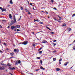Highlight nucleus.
I'll return each mask as SVG.
<instances>
[{
	"label": "nucleus",
	"instance_id": "38",
	"mask_svg": "<svg viewBox=\"0 0 75 75\" xmlns=\"http://www.w3.org/2000/svg\"><path fill=\"white\" fill-rule=\"evenodd\" d=\"M39 70H40V69H36V70H35V71H39Z\"/></svg>",
	"mask_w": 75,
	"mask_h": 75
},
{
	"label": "nucleus",
	"instance_id": "16",
	"mask_svg": "<svg viewBox=\"0 0 75 75\" xmlns=\"http://www.w3.org/2000/svg\"><path fill=\"white\" fill-rule=\"evenodd\" d=\"M18 64H21V61L20 60H18Z\"/></svg>",
	"mask_w": 75,
	"mask_h": 75
},
{
	"label": "nucleus",
	"instance_id": "47",
	"mask_svg": "<svg viewBox=\"0 0 75 75\" xmlns=\"http://www.w3.org/2000/svg\"><path fill=\"white\" fill-rule=\"evenodd\" d=\"M27 1L28 3V4H29V1Z\"/></svg>",
	"mask_w": 75,
	"mask_h": 75
},
{
	"label": "nucleus",
	"instance_id": "33",
	"mask_svg": "<svg viewBox=\"0 0 75 75\" xmlns=\"http://www.w3.org/2000/svg\"><path fill=\"white\" fill-rule=\"evenodd\" d=\"M51 1L52 3H53L54 2V0H51Z\"/></svg>",
	"mask_w": 75,
	"mask_h": 75
},
{
	"label": "nucleus",
	"instance_id": "29",
	"mask_svg": "<svg viewBox=\"0 0 75 75\" xmlns=\"http://www.w3.org/2000/svg\"><path fill=\"white\" fill-rule=\"evenodd\" d=\"M32 4H32V3H30V6H32V5H33Z\"/></svg>",
	"mask_w": 75,
	"mask_h": 75
},
{
	"label": "nucleus",
	"instance_id": "32",
	"mask_svg": "<svg viewBox=\"0 0 75 75\" xmlns=\"http://www.w3.org/2000/svg\"><path fill=\"white\" fill-rule=\"evenodd\" d=\"M66 25V24H64V25H63V27H64V26H65Z\"/></svg>",
	"mask_w": 75,
	"mask_h": 75
},
{
	"label": "nucleus",
	"instance_id": "61",
	"mask_svg": "<svg viewBox=\"0 0 75 75\" xmlns=\"http://www.w3.org/2000/svg\"><path fill=\"white\" fill-rule=\"evenodd\" d=\"M33 10H34V8L33 7Z\"/></svg>",
	"mask_w": 75,
	"mask_h": 75
},
{
	"label": "nucleus",
	"instance_id": "3",
	"mask_svg": "<svg viewBox=\"0 0 75 75\" xmlns=\"http://www.w3.org/2000/svg\"><path fill=\"white\" fill-rule=\"evenodd\" d=\"M13 21L14 23H16V17H15V16H13Z\"/></svg>",
	"mask_w": 75,
	"mask_h": 75
},
{
	"label": "nucleus",
	"instance_id": "43",
	"mask_svg": "<svg viewBox=\"0 0 75 75\" xmlns=\"http://www.w3.org/2000/svg\"><path fill=\"white\" fill-rule=\"evenodd\" d=\"M53 52L54 53H55V52H56V51H53Z\"/></svg>",
	"mask_w": 75,
	"mask_h": 75
},
{
	"label": "nucleus",
	"instance_id": "23",
	"mask_svg": "<svg viewBox=\"0 0 75 75\" xmlns=\"http://www.w3.org/2000/svg\"><path fill=\"white\" fill-rule=\"evenodd\" d=\"M18 64V62H17V61H16V63L15 64V65H17V64Z\"/></svg>",
	"mask_w": 75,
	"mask_h": 75
},
{
	"label": "nucleus",
	"instance_id": "48",
	"mask_svg": "<svg viewBox=\"0 0 75 75\" xmlns=\"http://www.w3.org/2000/svg\"><path fill=\"white\" fill-rule=\"evenodd\" d=\"M0 9L1 10H2V8L1 7H0Z\"/></svg>",
	"mask_w": 75,
	"mask_h": 75
},
{
	"label": "nucleus",
	"instance_id": "13",
	"mask_svg": "<svg viewBox=\"0 0 75 75\" xmlns=\"http://www.w3.org/2000/svg\"><path fill=\"white\" fill-rule=\"evenodd\" d=\"M71 28H68V31L69 32V31H71Z\"/></svg>",
	"mask_w": 75,
	"mask_h": 75
},
{
	"label": "nucleus",
	"instance_id": "30",
	"mask_svg": "<svg viewBox=\"0 0 75 75\" xmlns=\"http://www.w3.org/2000/svg\"><path fill=\"white\" fill-rule=\"evenodd\" d=\"M37 59H40V57H37Z\"/></svg>",
	"mask_w": 75,
	"mask_h": 75
},
{
	"label": "nucleus",
	"instance_id": "34",
	"mask_svg": "<svg viewBox=\"0 0 75 75\" xmlns=\"http://www.w3.org/2000/svg\"><path fill=\"white\" fill-rule=\"evenodd\" d=\"M53 9H54V10H57V8H53Z\"/></svg>",
	"mask_w": 75,
	"mask_h": 75
},
{
	"label": "nucleus",
	"instance_id": "64",
	"mask_svg": "<svg viewBox=\"0 0 75 75\" xmlns=\"http://www.w3.org/2000/svg\"><path fill=\"white\" fill-rule=\"evenodd\" d=\"M74 50H75V48H73Z\"/></svg>",
	"mask_w": 75,
	"mask_h": 75
},
{
	"label": "nucleus",
	"instance_id": "35",
	"mask_svg": "<svg viewBox=\"0 0 75 75\" xmlns=\"http://www.w3.org/2000/svg\"><path fill=\"white\" fill-rule=\"evenodd\" d=\"M58 17H59V18L60 19H62V18H61L60 17H59V16H58Z\"/></svg>",
	"mask_w": 75,
	"mask_h": 75
},
{
	"label": "nucleus",
	"instance_id": "50",
	"mask_svg": "<svg viewBox=\"0 0 75 75\" xmlns=\"http://www.w3.org/2000/svg\"><path fill=\"white\" fill-rule=\"evenodd\" d=\"M54 20H55V21H57V19H56V18H54Z\"/></svg>",
	"mask_w": 75,
	"mask_h": 75
},
{
	"label": "nucleus",
	"instance_id": "55",
	"mask_svg": "<svg viewBox=\"0 0 75 75\" xmlns=\"http://www.w3.org/2000/svg\"><path fill=\"white\" fill-rule=\"evenodd\" d=\"M13 25V24L12 23H11L10 25Z\"/></svg>",
	"mask_w": 75,
	"mask_h": 75
},
{
	"label": "nucleus",
	"instance_id": "2",
	"mask_svg": "<svg viewBox=\"0 0 75 75\" xmlns=\"http://www.w3.org/2000/svg\"><path fill=\"white\" fill-rule=\"evenodd\" d=\"M5 69V68H4V67H0V70H1L2 71H3V70H4Z\"/></svg>",
	"mask_w": 75,
	"mask_h": 75
},
{
	"label": "nucleus",
	"instance_id": "11",
	"mask_svg": "<svg viewBox=\"0 0 75 75\" xmlns=\"http://www.w3.org/2000/svg\"><path fill=\"white\" fill-rule=\"evenodd\" d=\"M9 17L10 18H12V16H11V14H10L9 15Z\"/></svg>",
	"mask_w": 75,
	"mask_h": 75
},
{
	"label": "nucleus",
	"instance_id": "15",
	"mask_svg": "<svg viewBox=\"0 0 75 75\" xmlns=\"http://www.w3.org/2000/svg\"><path fill=\"white\" fill-rule=\"evenodd\" d=\"M10 54H11V56H13V55H14V53L12 52V53H11Z\"/></svg>",
	"mask_w": 75,
	"mask_h": 75
},
{
	"label": "nucleus",
	"instance_id": "59",
	"mask_svg": "<svg viewBox=\"0 0 75 75\" xmlns=\"http://www.w3.org/2000/svg\"><path fill=\"white\" fill-rule=\"evenodd\" d=\"M71 67L70 68V69H71L72 68V67Z\"/></svg>",
	"mask_w": 75,
	"mask_h": 75
},
{
	"label": "nucleus",
	"instance_id": "22",
	"mask_svg": "<svg viewBox=\"0 0 75 75\" xmlns=\"http://www.w3.org/2000/svg\"><path fill=\"white\" fill-rule=\"evenodd\" d=\"M21 9L22 10H23V9H24L22 7H21Z\"/></svg>",
	"mask_w": 75,
	"mask_h": 75
},
{
	"label": "nucleus",
	"instance_id": "49",
	"mask_svg": "<svg viewBox=\"0 0 75 75\" xmlns=\"http://www.w3.org/2000/svg\"><path fill=\"white\" fill-rule=\"evenodd\" d=\"M21 18V16H20V19H19L20 20V18Z\"/></svg>",
	"mask_w": 75,
	"mask_h": 75
},
{
	"label": "nucleus",
	"instance_id": "52",
	"mask_svg": "<svg viewBox=\"0 0 75 75\" xmlns=\"http://www.w3.org/2000/svg\"><path fill=\"white\" fill-rule=\"evenodd\" d=\"M48 30H50V31H51V30L50 29V28H49Z\"/></svg>",
	"mask_w": 75,
	"mask_h": 75
},
{
	"label": "nucleus",
	"instance_id": "41",
	"mask_svg": "<svg viewBox=\"0 0 75 75\" xmlns=\"http://www.w3.org/2000/svg\"><path fill=\"white\" fill-rule=\"evenodd\" d=\"M0 28H3V27H2V26H1L0 25Z\"/></svg>",
	"mask_w": 75,
	"mask_h": 75
},
{
	"label": "nucleus",
	"instance_id": "62",
	"mask_svg": "<svg viewBox=\"0 0 75 75\" xmlns=\"http://www.w3.org/2000/svg\"><path fill=\"white\" fill-rule=\"evenodd\" d=\"M41 11L42 12H44V11Z\"/></svg>",
	"mask_w": 75,
	"mask_h": 75
},
{
	"label": "nucleus",
	"instance_id": "9",
	"mask_svg": "<svg viewBox=\"0 0 75 75\" xmlns=\"http://www.w3.org/2000/svg\"><path fill=\"white\" fill-rule=\"evenodd\" d=\"M16 27L17 28H20V25H16Z\"/></svg>",
	"mask_w": 75,
	"mask_h": 75
},
{
	"label": "nucleus",
	"instance_id": "10",
	"mask_svg": "<svg viewBox=\"0 0 75 75\" xmlns=\"http://www.w3.org/2000/svg\"><path fill=\"white\" fill-rule=\"evenodd\" d=\"M25 10L26 11V12H29V11H30V10H29V9H25Z\"/></svg>",
	"mask_w": 75,
	"mask_h": 75
},
{
	"label": "nucleus",
	"instance_id": "5",
	"mask_svg": "<svg viewBox=\"0 0 75 75\" xmlns=\"http://www.w3.org/2000/svg\"><path fill=\"white\" fill-rule=\"evenodd\" d=\"M14 52H18L19 51V50H18V49H14Z\"/></svg>",
	"mask_w": 75,
	"mask_h": 75
},
{
	"label": "nucleus",
	"instance_id": "8",
	"mask_svg": "<svg viewBox=\"0 0 75 75\" xmlns=\"http://www.w3.org/2000/svg\"><path fill=\"white\" fill-rule=\"evenodd\" d=\"M56 70L57 71H60V70H61V69H60L57 68L56 69Z\"/></svg>",
	"mask_w": 75,
	"mask_h": 75
},
{
	"label": "nucleus",
	"instance_id": "4",
	"mask_svg": "<svg viewBox=\"0 0 75 75\" xmlns=\"http://www.w3.org/2000/svg\"><path fill=\"white\" fill-rule=\"evenodd\" d=\"M15 28H16V27L14 26V25L11 26V30H13Z\"/></svg>",
	"mask_w": 75,
	"mask_h": 75
},
{
	"label": "nucleus",
	"instance_id": "6",
	"mask_svg": "<svg viewBox=\"0 0 75 75\" xmlns=\"http://www.w3.org/2000/svg\"><path fill=\"white\" fill-rule=\"evenodd\" d=\"M68 63H69V62H67L66 63H65L64 64V65L65 66H66V65H67V64H68Z\"/></svg>",
	"mask_w": 75,
	"mask_h": 75
},
{
	"label": "nucleus",
	"instance_id": "26",
	"mask_svg": "<svg viewBox=\"0 0 75 75\" xmlns=\"http://www.w3.org/2000/svg\"><path fill=\"white\" fill-rule=\"evenodd\" d=\"M39 54H41L42 53V51H40L39 52Z\"/></svg>",
	"mask_w": 75,
	"mask_h": 75
},
{
	"label": "nucleus",
	"instance_id": "18",
	"mask_svg": "<svg viewBox=\"0 0 75 75\" xmlns=\"http://www.w3.org/2000/svg\"><path fill=\"white\" fill-rule=\"evenodd\" d=\"M10 3L11 4H13V1H12V0H10Z\"/></svg>",
	"mask_w": 75,
	"mask_h": 75
},
{
	"label": "nucleus",
	"instance_id": "7",
	"mask_svg": "<svg viewBox=\"0 0 75 75\" xmlns=\"http://www.w3.org/2000/svg\"><path fill=\"white\" fill-rule=\"evenodd\" d=\"M9 69L10 70V69H11L12 70H13V69H15V68L14 67H13L12 68L11 67H10Z\"/></svg>",
	"mask_w": 75,
	"mask_h": 75
},
{
	"label": "nucleus",
	"instance_id": "56",
	"mask_svg": "<svg viewBox=\"0 0 75 75\" xmlns=\"http://www.w3.org/2000/svg\"><path fill=\"white\" fill-rule=\"evenodd\" d=\"M46 14H48V12L46 11Z\"/></svg>",
	"mask_w": 75,
	"mask_h": 75
},
{
	"label": "nucleus",
	"instance_id": "39",
	"mask_svg": "<svg viewBox=\"0 0 75 75\" xmlns=\"http://www.w3.org/2000/svg\"><path fill=\"white\" fill-rule=\"evenodd\" d=\"M57 21L58 22H59V23H60V22H61V21H59V20H58Z\"/></svg>",
	"mask_w": 75,
	"mask_h": 75
},
{
	"label": "nucleus",
	"instance_id": "28",
	"mask_svg": "<svg viewBox=\"0 0 75 75\" xmlns=\"http://www.w3.org/2000/svg\"><path fill=\"white\" fill-rule=\"evenodd\" d=\"M8 66H9V67H11V65L8 63Z\"/></svg>",
	"mask_w": 75,
	"mask_h": 75
},
{
	"label": "nucleus",
	"instance_id": "20",
	"mask_svg": "<svg viewBox=\"0 0 75 75\" xmlns=\"http://www.w3.org/2000/svg\"><path fill=\"white\" fill-rule=\"evenodd\" d=\"M62 58L60 59H59V62H61V61H62Z\"/></svg>",
	"mask_w": 75,
	"mask_h": 75
},
{
	"label": "nucleus",
	"instance_id": "21",
	"mask_svg": "<svg viewBox=\"0 0 75 75\" xmlns=\"http://www.w3.org/2000/svg\"><path fill=\"white\" fill-rule=\"evenodd\" d=\"M53 61H55L56 60V59L55 58H53Z\"/></svg>",
	"mask_w": 75,
	"mask_h": 75
},
{
	"label": "nucleus",
	"instance_id": "60",
	"mask_svg": "<svg viewBox=\"0 0 75 75\" xmlns=\"http://www.w3.org/2000/svg\"><path fill=\"white\" fill-rule=\"evenodd\" d=\"M61 19H59V20H61Z\"/></svg>",
	"mask_w": 75,
	"mask_h": 75
},
{
	"label": "nucleus",
	"instance_id": "36",
	"mask_svg": "<svg viewBox=\"0 0 75 75\" xmlns=\"http://www.w3.org/2000/svg\"><path fill=\"white\" fill-rule=\"evenodd\" d=\"M8 74H11V75H13V74H11V73L10 72L8 73Z\"/></svg>",
	"mask_w": 75,
	"mask_h": 75
},
{
	"label": "nucleus",
	"instance_id": "53",
	"mask_svg": "<svg viewBox=\"0 0 75 75\" xmlns=\"http://www.w3.org/2000/svg\"><path fill=\"white\" fill-rule=\"evenodd\" d=\"M48 30H50V31H51V30L50 29V28H49Z\"/></svg>",
	"mask_w": 75,
	"mask_h": 75
},
{
	"label": "nucleus",
	"instance_id": "42",
	"mask_svg": "<svg viewBox=\"0 0 75 75\" xmlns=\"http://www.w3.org/2000/svg\"><path fill=\"white\" fill-rule=\"evenodd\" d=\"M53 42H56V40H54Z\"/></svg>",
	"mask_w": 75,
	"mask_h": 75
},
{
	"label": "nucleus",
	"instance_id": "57",
	"mask_svg": "<svg viewBox=\"0 0 75 75\" xmlns=\"http://www.w3.org/2000/svg\"><path fill=\"white\" fill-rule=\"evenodd\" d=\"M8 28H10V26H8Z\"/></svg>",
	"mask_w": 75,
	"mask_h": 75
},
{
	"label": "nucleus",
	"instance_id": "46",
	"mask_svg": "<svg viewBox=\"0 0 75 75\" xmlns=\"http://www.w3.org/2000/svg\"><path fill=\"white\" fill-rule=\"evenodd\" d=\"M59 64H61V62H59Z\"/></svg>",
	"mask_w": 75,
	"mask_h": 75
},
{
	"label": "nucleus",
	"instance_id": "40",
	"mask_svg": "<svg viewBox=\"0 0 75 75\" xmlns=\"http://www.w3.org/2000/svg\"><path fill=\"white\" fill-rule=\"evenodd\" d=\"M40 64H42V61L41 60H40Z\"/></svg>",
	"mask_w": 75,
	"mask_h": 75
},
{
	"label": "nucleus",
	"instance_id": "37",
	"mask_svg": "<svg viewBox=\"0 0 75 75\" xmlns=\"http://www.w3.org/2000/svg\"><path fill=\"white\" fill-rule=\"evenodd\" d=\"M17 31H20V30L19 29H17Z\"/></svg>",
	"mask_w": 75,
	"mask_h": 75
},
{
	"label": "nucleus",
	"instance_id": "44",
	"mask_svg": "<svg viewBox=\"0 0 75 75\" xmlns=\"http://www.w3.org/2000/svg\"><path fill=\"white\" fill-rule=\"evenodd\" d=\"M51 34H54V33L52 32H51Z\"/></svg>",
	"mask_w": 75,
	"mask_h": 75
},
{
	"label": "nucleus",
	"instance_id": "51",
	"mask_svg": "<svg viewBox=\"0 0 75 75\" xmlns=\"http://www.w3.org/2000/svg\"><path fill=\"white\" fill-rule=\"evenodd\" d=\"M32 34H34V33L33 32H32Z\"/></svg>",
	"mask_w": 75,
	"mask_h": 75
},
{
	"label": "nucleus",
	"instance_id": "17",
	"mask_svg": "<svg viewBox=\"0 0 75 75\" xmlns=\"http://www.w3.org/2000/svg\"><path fill=\"white\" fill-rule=\"evenodd\" d=\"M34 21H35H35H38V22L39 21H38V19H34Z\"/></svg>",
	"mask_w": 75,
	"mask_h": 75
},
{
	"label": "nucleus",
	"instance_id": "63",
	"mask_svg": "<svg viewBox=\"0 0 75 75\" xmlns=\"http://www.w3.org/2000/svg\"><path fill=\"white\" fill-rule=\"evenodd\" d=\"M0 52H3L1 51Z\"/></svg>",
	"mask_w": 75,
	"mask_h": 75
},
{
	"label": "nucleus",
	"instance_id": "1",
	"mask_svg": "<svg viewBox=\"0 0 75 75\" xmlns=\"http://www.w3.org/2000/svg\"><path fill=\"white\" fill-rule=\"evenodd\" d=\"M28 42V41H25L23 42L21 44H23L24 45H27Z\"/></svg>",
	"mask_w": 75,
	"mask_h": 75
},
{
	"label": "nucleus",
	"instance_id": "12",
	"mask_svg": "<svg viewBox=\"0 0 75 75\" xmlns=\"http://www.w3.org/2000/svg\"><path fill=\"white\" fill-rule=\"evenodd\" d=\"M42 43H45H45H47V41H45V40H44L42 42Z\"/></svg>",
	"mask_w": 75,
	"mask_h": 75
},
{
	"label": "nucleus",
	"instance_id": "45",
	"mask_svg": "<svg viewBox=\"0 0 75 75\" xmlns=\"http://www.w3.org/2000/svg\"><path fill=\"white\" fill-rule=\"evenodd\" d=\"M4 45H6V43H4Z\"/></svg>",
	"mask_w": 75,
	"mask_h": 75
},
{
	"label": "nucleus",
	"instance_id": "19",
	"mask_svg": "<svg viewBox=\"0 0 75 75\" xmlns=\"http://www.w3.org/2000/svg\"><path fill=\"white\" fill-rule=\"evenodd\" d=\"M40 68L41 69H43V70H44V68H43L42 67H41Z\"/></svg>",
	"mask_w": 75,
	"mask_h": 75
},
{
	"label": "nucleus",
	"instance_id": "14",
	"mask_svg": "<svg viewBox=\"0 0 75 75\" xmlns=\"http://www.w3.org/2000/svg\"><path fill=\"white\" fill-rule=\"evenodd\" d=\"M6 9H4L3 8L2 9H1L2 11H6Z\"/></svg>",
	"mask_w": 75,
	"mask_h": 75
},
{
	"label": "nucleus",
	"instance_id": "24",
	"mask_svg": "<svg viewBox=\"0 0 75 75\" xmlns=\"http://www.w3.org/2000/svg\"><path fill=\"white\" fill-rule=\"evenodd\" d=\"M40 24H43V22H40V23H39Z\"/></svg>",
	"mask_w": 75,
	"mask_h": 75
},
{
	"label": "nucleus",
	"instance_id": "27",
	"mask_svg": "<svg viewBox=\"0 0 75 75\" xmlns=\"http://www.w3.org/2000/svg\"><path fill=\"white\" fill-rule=\"evenodd\" d=\"M75 16V13L74 14H73L72 16V17H74V16Z\"/></svg>",
	"mask_w": 75,
	"mask_h": 75
},
{
	"label": "nucleus",
	"instance_id": "54",
	"mask_svg": "<svg viewBox=\"0 0 75 75\" xmlns=\"http://www.w3.org/2000/svg\"><path fill=\"white\" fill-rule=\"evenodd\" d=\"M2 21H6L5 20H3Z\"/></svg>",
	"mask_w": 75,
	"mask_h": 75
},
{
	"label": "nucleus",
	"instance_id": "31",
	"mask_svg": "<svg viewBox=\"0 0 75 75\" xmlns=\"http://www.w3.org/2000/svg\"><path fill=\"white\" fill-rule=\"evenodd\" d=\"M28 14H31V13H30V12H28Z\"/></svg>",
	"mask_w": 75,
	"mask_h": 75
},
{
	"label": "nucleus",
	"instance_id": "58",
	"mask_svg": "<svg viewBox=\"0 0 75 75\" xmlns=\"http://www.w3.org/2000/svg\"><path fill=\"white\" fill-rule=\"evenodd\" d=\"M46 28H47V29H49V28H48V27H47Z\"/></svg>",
	"mask_w": 75,
	"mask_h": 75
},
{
	"label": "nucleus",
	"instance_id": "25",
	"mask_svg": "<svg viewBox=\"0 0 75 75\" xmlns=\"http://www.w3.org/2000/svg\"><path fill=\"white\" fill-rule=\"evenodd\" d=\"M53 46H55V45H56V44H55L54 43H53Z\"/></svg>",
	"mask_w": 75,
	"mask_h": 75
}]
</instances>
